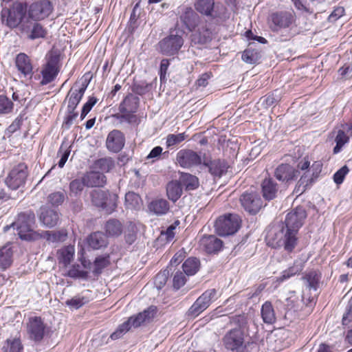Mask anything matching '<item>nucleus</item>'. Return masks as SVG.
<instances>
[{
    "mask_svg": "<svg viewBox=\"0 0 352 352\" xmlns=\"http://www.w3.org/2000/svg\"><path fill=\"white\" fill-rule=\"evenodd\" d=\"M306 217L307 212L302 206L291 210L284 221L274 226L268 232L267 244L274 248H283L287 252H292L298 244L297 234Z\"/></svg>",
    "mask_w": 352,
    "mask_h": 352,
    "instance_id": "nucleus-1",
    "label": "nucleus"
},
{
    "mask_svg": "<svg viewBox=\"0 0 352 352\" xmlns=\"http://www.w3.org/2000/svg\"><path fill=\"white\" fill-rule=\"evenodd\" d=\"M230 324L234 327L229 330L223 338L225 348L232 352H246L247 344L245 336L249 331L248 319L246 316L236 315L230 318Z\"/></svg>",
    "mask_w": 352,
    "mask_h": 352,
    "instance_id": "nucleus-2",
    "label": "nucleus"
},
{
    "mask_svg": "<svg viewBox=\"0 0 352 352\" xmlns=\"http://www.w3.org/2000/svg\"><path fill=\"white\" fill-rule=\"evenodd\" d=\"M184 32L179 28L171 30L169 35L158 43L160 52L166 56L176 54L184 45Z\"/></svg>",
    "mask_w": 352,
    "mask_h": 352,
    "instance_id": "nucleus-3",
    "label": "nucleus"
},
{
    "mask_svg": "<svg viewBox=\"0 0 352 352\" xmlns=\"http://www.w3.org/2000/svg\"><path fill=\"white\" fill-rule=\"evenodd\" d=\"M27 12L26 4L16 1L10 8H3L1 10L2 22L10 28H15L20 26Z\"/></svg>",
    "mask_w": 352,
    "mask_h": 352,
    "instance_id": "nucleus-4",
    "label": "nucleus"
},
{
    "mask_svg": "<svg viewBox=\"0 0 352 352\" xmlns=\"http://www.w3.org/2000/svg\"><path fill=\"white\" fill-rule=\"evenodd\" d=\"M241 219L236 214H227L220 216L215 221L214 228L220 236H229L235 234L240 228Z\"/></svg>",
    "mask_w": 352,
    "mask_h": 352,
    "instance_id": "nucleus-5",
    "label": "nucleus"
},
{
    "mask_svg": "<svg viewBox=\"0 0 352 352\" xmlns=\"http://www.w3.org/2000/svg\"><path fill=\"white\" fill-rule=\"evenodd\" d=\"M34 221V213L28 211L19 214L17 220L11 226L16 229L17 234L21 239L29 241L32 239V226Z\"/></svg>",
    "mask_w": 352,
    "mask_h": 352,
    "instance_id": "nucleus-6",
    "label": "nucleus"
},
{
    "mask_svg": "<svg viewBox=\"0 0 352 352\" xmlns=\"http://www.w3.org/2000/svg\"><path fill=\"white\" fill-rule=\"evenodd\" d=\"M295 21L296 14L293 11H277L268 16L269 27L273 32L289 28Z\"/></svg>",
    "mask_w": 352,
    "mask_h": 352,
    "instance_id": "nucleus-7",
    "label": "nucleus"
},
{
    "mask_svg": "<svg viewBox=\"0 0 352 352\" xmlns=\"http://www.w3.org/2000/svg\"><path fill=\"white\" fill-rule=\"evenodd\" d=\"M46 58L47 63L42 70L41 85L51 82L58 74L60 68V54L58 50L53 49Z\"/></svg>",
    "mask_w": 352,
    "mask_h": 352,
    "instance_id": "nucleus-8",
    "label": "nucleus"
},
{
    "mask_svg": "<svg viewBox=\"0 0 352 352\" xmlns=\"http://www.w3.org/2000/svg\"><path fill=\"white\" fill-rule=\"evenodd\" d=\"M92 204L102 208L107 213H111L116 208L117 195L100 189L94 190L91 193Z\"/></svg>",
    "mask_w": 352,
    "mask_h": 352,
    "instance_id": "nucleus-9",
    "label": "nucleus"
},
{
    "mask_svg": "<svg viewBox=\"0 0 352 352\" xmlns=\"http://www.w3.org/2000/svg\"><path fill=\"white\" fill-rule=\"evenodd\" d=\"M28 175V166L24 163L14 166L5 179L9 189L15 190L23 186Z\"/></svg>",
    "mask_w": 352,
    "mask_h": 352,
    "instance_id": "nucleus-10",
    "label": "nucleus"
},
{
    "mask_svg": "<svg viewBox=\"0 0 352 352\" xmlns=\"http://www.w3.org/2000/svg\"><path fill=\"white\" fill-rule=\"evenodd\" d=\"M240 202L245 211L250 214H256L263 207V201L258 192L250 190L240 197Z\"/></svg>",
    "mask_w": 352,
    "mask_h": 352,
    "instance_id": "nucleus-11",
    "label": "nucleus"
},
{
    "mask_svg": "<svg viewBox=\"0 0 352 352\" xmlns=\"http://www.w3.org/2000/svg\"><path fill=\"white\" fill-rule=\"evenodd\" d=\"M216 294L217 291L214 289L204 292L189 308L187 312L188 316L192 318L198 316L210 306Z\"/></svg>",
    "mask_w": 352,
    "mask_h": 352,
    "instance_id": "nucleus-12",
    "label": "nucleus"
},
{
    "mask_svg": "<svg viewBox=\"0 0 352 352\" xmlns=\"http://www.w3.org/2000/svg\"><path fill=\"white\" fill-rule=\"evenodd\" d=\"M46 324L41 317H30L26 322V333L30 340L41 342L45 334Z\"/></svg>",
    "mask_w": 352,
    "mask_h": 352,
    "instance_id": "nucleus-13",
    "label": "nucleus"
},
{
    "mask_svg": "<svg viewBox=\"0 0 352 352\" xmlns=\"http://www.w3.org/2000/svg\"><path fill=\"white\" fill-rule=\"evenodd\" d=\"M177 162L180 166L190 168L202 165L203 157L197 152L190 149L180 150L177 154Z\"/></svg>",
    "mask_w": 352,
    "mask_h": 352,
    "instance_id": "nucleus-14",
    "label": "nucleus"
},
{
    "mask_svg": "<svg viewBox=\"0 0 352 352\" xmlns=\"http://www.w3.org/2000/svg\"><path fill=\"white\" fill-rule=\"evenodd\" d=\"M33 19H27L19 26L21 34L28 38L34 40L45 37L46 32L43 26Z\"/></svg>",
    "mask_w": 352,
    "mask_h": 352,
    "instance_id": "nucleus-15",
    "label": "nucleus"
},
{
    "mask_svg": "<svg viewBox=\"0 0 352 352\" xmlns=\"http://www.w3.org/2000/svg\"><path fill=\"white\" fill-rule=\"evenodd\" d=\"M52 11V5L49 0H42L32 3L29 9L30 18L41 20L47 17Z\"/></svg>",
    "mask_w": 352,
    "mask_h": 352,
    "instance_id": "nucleus-16",
    "label": "nucleus"
},
{
    "mask_svg": "<svg viewBox=\"0 0 352 352\" xmlns=\"http://www.w3.org/2000/svg\"><path fill=\"white\" fill-rule=\"evenodd\" d=\"M227 165L224 160H211L205 155L203 157L202 170H207L212 176L220 177L226 172Z\"/></svg>",
    "mask_w": 352,
    "mask_h": 352,
    "instance_id": "nucleus-17",
    "label": "nucleus"
},
{
    "mask_svg": "<svg viewBox=\"0 0 352 352\" xmlns=\"http://www.w3.org/2000/svg\"><path fill=\"white\" fill-rule=\"evenodd\" d=\"M156 313V307L151 306L146 309H144L142 312L131 316L126 322L129 324L130 329L131 327L137 328L142 324L150 322L155 317Z\"/></svg>",
    "mask_w": 352,
    "mask_h": 352,
    "instance_id": "nucleus-18",
    "label": "nucleus"
},
{
    "mask_svg": "<svg viewBox=\"0 0 352 352\" xmlns=\"http://www.w3.org/2000/svg\"><path fill=\"white\" fill-rule=\"evenodd\" d=\"M299 172L288 164H281L277 166L274 171L276 178L283 182L289 183L294 180Z\"/></svg>",
    "mask_w": 352,
    "mask_h": 352,
    "instance_id": "nucleus-19",
    "label": "nucleus"
},
{
    "mask_svg": "<svg viewBox=\"0 0 352 352\" xmlns=\"http://www.w3.org/2000/svg\"><path fill=\"white\" fill-rule=\"evenodd\" d=\"M125 138L119 130H113L107 135L106 145L108 150L113 153H118L124 146Z\"/></svg>",
    "mask_w": 352,
    "mask_h": 352,
    "instance_id": "nucleus-20",
    "label": "nucleus"
},
{
    "mask_svg": "<svg viewBox=\"0 0 352 352\" xmlns=\"http://www.w3.org/2000/svg\"><path fill=\"white\" fill-rule=\"evenodd\" d=\"M261 188L265 200L271 201L276 198L279 186L274 179L272 177L264 179L261 184Z\"/></svg>",
    "mask_w": 352,
    "mask_h": 352,
    "instance_id": "nucleus-21",
    "label": "nucleus"
},
{
    "mask_svg": "<svg viewBox=\"0 0 352 352\" xmlns=\"http://www.w3.org/2000/svg\"><path fill=\"white\" fill-rule=\"evenodd\" d=\"M15 64L18 71L24 77L32 78L33 67L29 56L24 53L19 54L16 57Z\"/></svg>",
    "mask_w": 352,
    "mask_h": 352,
    "instance_id": "nucleus-22",
    "label": "nucleus"
},
{
    "mask_svg": "<svg viewBox=\"0 0 352 352\" xmlns=\"http://www.w3.org/2000/svg\"><path fill=\"white\" fill-rule=\"evenodd\" d=\"M39 220L45 226L52 228L58 223L59 221V214L54 210L47 207H42L41 208Z\"/></svg>",
    "mask_w": 352,
    "mask_h": 352,
    "instance_id": "nucleus-23",
    "label": "nucleus"
},
{
    "mask_svg": "<svg viewBox=\"0 0 352 352\" xmlns=\"http://www.w3.org/2000/svg\"><path fill=\"white\" fill-rule=\"evenodd\" d=\"M199 15L191 8L186 7L180 15V20L186 28L192 31L195 29L199 22Z\"/></svg>",
    "mask_w": 352,
    "mask_h": 352,
    "instance_id": "nucleus-24",
    "label": "nucleus"
},
{
    "mask_svg": "<svg viewBox=\"0 0 352 352\" xmlns=\"http://www.w3.org/2000/svg\"><path fill=\"white\" fill-rule=\"evenodd\" d=\"M84 182L87 187L102 186L106 183V177L98 170L87 173L84 177Z\"/></svg>",
    "mask_w": 352,
    "mask_h": 352,
    "instance_id": "nucleus-25",
    "label": "nucleus"
},
{
    "mask_svg": "<svg viewBox=\"0 0 352 352\" xmlns=\"http://www.w3.org/2000/svg\"><path fill=\"white\" fill-rule=\"evenodd\" d=\"M139 103V97L133 94H129L120 103L119 110L120 112L135 113L138 109Z\"/></svg>",
    "mask_w": 352,
    "mask_h": 352,
    "instance_id": "nucleus-26",
    "label": "nucleus"
},
{
    "mask_svg": "<svg viewBox=\"0 0 352 352\" xmlns=\"http://www.w3.org/2000/svg\"><path fill=\"white\" fill-rule=\"evenodd\" d=\"M87 243L94 250H99L104 248L108 244V240L102 232H95L87 238Z\"/></svg>",
    "mask_w": 352,
    "mask_h": 352,
    "instance_id": "nucleus-27",
    "label": "nucleus"
},
{
    "mask_svg": "<svg viewBox=\"0 0 352 352\" xmlns=\"http://www.w3.org/2000/svg\"><path fill=\"white\" fill-rule=\"evenodd\" d=\"M305 263V261L302 258L296 259L292 266L282 272L281 276L278 278V280L284 281L299 274L303 270Z\"/></svg>",
    "mask_w": 352,
    "mask_h": 352,
    "instance_id": "nucleus-28",
    "label": "nucleus"
},
{
    "mask_svg": "<svg viewBox=\"0 0 352 352\" xmlns=\"http://www.w3.org/2000/svg\"><path fill=\"white\" fill-rule=\"evenodd\" d=\"M13 251L11 244L8 243L0 249V268L5 270L12 263Z\"/></svg>",
    "mask_w": 352,
    "mask_h": 352,
    "instance_id": "nucleus-29",
    "label": "nucleus"
},
{
    "mask_svg": "<svg viewBox=\"0 0 352 352\" xmlns=\"http://www.w3.org/2000/svg\"><path fill=\"white\" fill-rule=\"evenodd\" d=\"M201 243L208 253L219 251L223 245L221 240L214 235H209L202 239Z\"/></svg>",
    "mask_w": 352,
    "mask_h": 352,
    "instance_id": "nucleus-30",
    "label": "nucleus"
},
{
    "mask_svg": "<svg viewBox=\"0 0 352 352\" xmlns=\"http://www.w3.org/2000/svg\"><path fill=\"white\" fill-rule=\"evenodd\" d=\"M179 182L188 191L195 190L199 186V179L190 173H181Z\"/></svg>",
    "mask_w": 352,
    "mask_h": 352,
    "instance_id": "nucleus-31",
    "label": "nucleus"
},
{
    "mask_svg": "<svg viewBox=\"0 0 352 352\" xmlns=\"http://www.w3.org/2000/svg\"><path fill=\"white\" fill-rule=\"evenodd\" d=\"M166 195L170 200L176 202L182 195V187L179 182L173 180L167 184Z\"/></svg>",
    "mask_w": 352,
    "mask_h": 352,
    "instance_id": "nucleus-32",
    "label": "nucleus"
},
{
    "mask_svg": "<svg viewBox=\"0 0 352 352\" xmlns=\"http://www.w3.org/2000/svg\"><path fill=\"white\" fill-rule=\"evenodd\" d=\"M212 40V32L206 26L198 29L192 36V41L195 43L206 44Z\"/></svg>",
    "mask_w": 352,
    "mask_h": 352,
    "instance_id": "nucleus-33",
    "label": "nucleus"
},
{
    "mask_svg": "<svg viewBox=\"0 0 352 352\" xmlns=\"http://www.w3.org/2000/svg\"><path fill=\"white\" fill-rule=\"evenodd\" d=\"M149 210L157 215H163L170 209L169 203L164 199H157L152 201L149 206Z\"/></svg>",
    "mask_w": 352,
    "mask_h": 352,
    "instance_id": "nucleus-34",
    "label": "nucleus"
},
{
    "mask_svg": "<svg viewBox=\"0 0 352 352\" xmlns=\"http://www.w3.org/2000/svg\"><path fill=\"white\" fill-rule=\"evenodd\" d=\"M261 317L266 324H273L276 322V314L271 302L266 301L262 305Z\"/></svg>",
    "mask_w": 352,
    "mask_h": 352,
    "instance_id": "nucleus-35",
    "label": "nucleus"
},
{
    "mask_svg": "<svg viewBox=\"0 0 352 352\" xmlns=\"http://www.w3.org/2000/svg\"><path fill=\"white\" fill-rule=\"evenodd\" d=\"M214 0H196L195 8L197 12L206 16H212Z\"/></svg>",
    "mask_w": 352,
    "mask_h": 352,
    "instance_id": "nucleus-36",
    "label": "nucleus"
},
{
    "mask_svg": "<svg viewBox=\"0 0 352 352\" xmlns=\"http://www.w3.org/2000/svg\"><path fill=\"white\" fill-rule=\"evenodd\" d=\"M104 229L109 236H118L122 232V225L120 221L111 219L106 222Z\"/></svg>",
    "mask_w": 352,
    "mask_h": 352,
    "instance_id": "nucleus-37",
    "label": "nucleus"
},
{
    "mask_svg": "<svg viewBox=\"0 0 352 352\" xmlns=\"http://www.w3.org/2000/svg\"><path fill=\"white\" fill-rule=\"evenodd\" d=\"M86 86L82 85L81 87L74 86L72 87L70 91L72 93L68 107L72 109H74L77 104L79 103L81 100L85 91L86 89Z\"/></svg>",
    "mask_w": 352,
    "mask_h": 352,
    "instance_id": "nucleus-38",
    "label": "nucleus"
},
{
    "mask_svg": "<svg viewBox=\"0 0 352 352\" xmlns=\"http://www.w3.org/2000/svg\"><path fill=\"white\" fill-rule=\"evenodd\" d=\"M200 261L195 257H190L182 265L184 273L187 276L195 275L199 270Z\"/></svg>",
    "mask_w": 352,
    "mask_h": 352,
    "instance_id": "nucleus-39",
    "label": "nucleus"
},
{
    "mask_svg": "<svg viewBox=\"0 0 352 352\" xmlns=\"http://www.w3.org/2000/svg\"><path fill=\"white\" fill-rule=\"evenodd\" d=\"M125 205L129 209L139 210L142 205V201L138 194L129 192L125 195Z\"/></svg>",
    "mask_w": 352,
    "mask_h": 352,
    "instance_id": "nucleus-40",
    "label": "nucleus"
},
{
    "mask_svg": "<svg viewBox=\"0 0 352 352\" xmlns=\"http://www.w3.org/2000/svg\"><path fill=\"white\" fill-rule=\"evenodd\" d=\"M115 166L114 161L111 157H104L96 160L94 168L100 173L109 172Z\"/></svg>",
    "mask_w": 352,
    "mask_h": 352,
    "instance_id": "nucleus-41",
    "label": "nucleus"
},
{
    "mask_svg": "<svg viewBox=\"0 0 352 352\" xmlns=\"http://www.w3.org/2000/svg\"><path fill=\"white\" fill-rule=\"evenodd\" d=\"M321 276L320 274L316 271H311L307 273L305 276L304 279L307 283V287L309 289L316 291L319 286V283Z\"/></svg>",
    "mask_w": 352,
    "mask_h": 352,
    "instance_id": "nucleus-42",
    "label": "nucleus"
},
{
    "mask_svg": "<svg viewBox=\"0 0 352 352\" xmlns=\"http://www.w3.org/2000/svg\"><path fill=\"white\" fill-rule=\"evenodd\" d=\"M313 182L314 178H309V175L307 173H305L296 185L294 192L300 195Z\"/></svg>",
    "mask_w": 352,
    "mask_h": 352,
    "instance_id": "nucleus-43",
    "label": "nucleus"
},
{
    "mask_svg": "<svg viewBox=\"0 0 352 352\" xmlns=\"http://www.w3.org/2000/svg\"><path fill=\"white\" fill-rule=\"evenodd\" d=\"M110 261L109 254L96 257L92 266L93 273L96 275L100 274L102 272V270L104 267H107Z\"/></svg>",
    "mask_w": 352,
    "mask_h": 352,
    "instance_id": "nucleus-44",
    "label": "nucleus"
},
{
    "mask_svg": "<svg viewBox=\"0 0 352 352\" xmlns=\"http://www.w3.org/2000/svg\"><path fill=\"white\" fill-rule=\"evenodd\" d=\"M261 55L255 50L247 49L242 54V60L246 63L255 64L259 61Z\"/></svg>",
    "mask_w": 352,
    "mask_h": 352,
    "instance_id": "nucleus-45",
    "label": "nucleus"
},
{
    "mask_svg": "<svg viewBox=\"0 0 352 352\" xmlns=\"http://www.w3.org/2000/svg\"><path fill=\"white\" fill-rule=\"evenodd\" d=\"M14 109L11 100L4 95L0 96V115L10 113Z\"/></svg>",
    "mask_w": 352,
    "mask_h": 352,
    "instance_id": "nucleus-46",
    "label": "nucleus"
},
{
    "mask_svg": "<svg viewBox=\"0 0 352 352\" xmlns=\"http://www.w3.org/2000/svg\"><path fill=\"white\" fill-rule=\"evenodd\" d=\"M349 137L346 135L344 131L339 130L335 139L336 143V146L333 148V153H338L342 146L349 141Z\"/></svg>",
    "mask_w": 352,
    "mask_h": 352,
    "instance_id": "nucleus-47",
    "label": "nucleus"
},
{
    "mask_svg": "<svg viewBox=\"0 0 352 352\" xmlns=\"http://www.w3.org/2000/svg\"><path fill=\"white\" fill-rule=\"evenodd\" d=\"M3 348L4 352H23V346L21 340L17 338L8 340L6 345Z\"/></svg>",
    "mask_w": 352,
    "mask_h": 352,
    "instance_id": "nucleus-48",
    "label": "nucleus"
},
{
    "mask_svg": "<svg viewBox=\"0 0 352 352\" xmlns=\"http://www.w3.org/2000/svg\"><path fill=\"white\" fill-rule=\"evenodd\" d=\"M137 231L138 229L135 225L130 222L124 234L125 240L127 243L131 245L136 240Z\"/></svg>",
    "mask_w": 352,
    "mask_h": 352,
    "instance_id": "nucleus-49",
    "label": "nucleus"
},
{
    "mask_svg": "<svg viewBox=\"0 0 352 352\" xmlns=\"http://www.w3.org/2000/svg\"><path fill=\"white\" fill-rule=\"evenodd\" d=\"M280 100V96L278 94L277 90L273 92L271 94L267 95L261 98V101L263 105L265 108H268L276 103H277Z\"/></svg>",
    "mask_w": 352,
    "mask_h": 352,
    "instance_id": "nucleus-50",
    "label": "nucleus"
},
{
    "mask_svg": "<svg viewBox=\"0 0 352 352\" xmlns=\"http://www.w3.org/2000/svg\"><path fill=\"white\" fill-rule=\"evenodd\" d=\"M186 138L184 133L178 134H169L166 137V146L170 148L184 141Z\"/></svg>",
    "mask_w": 352,
    "mask_h": 352,
    "instance_id": "nucleus-51",
    "label": "nucleus"
},
{
    "mask_svg": "<svg viewBox=\"0 0 352 352\" xmlns=\"http://www.w3.org/2000/svg\"><path fill=\"white\" fill-rule=\"evenodd\" d=\"M168 274L169 272L168 270H164L159 272L155 276L154 279V284L158 290L161 289L165 285L168 280Z\"/></svg>",
    "mask_w": 352,
    "mask_h": 352,
    "instance_id": "nucleus-52",
    "label": "nucleus"
},
{
    "mask_svg": "<svg viewBox=\"0 0 352 352\" xmlns=\"http://www.w3.org/2000/svg\"><path fill=\"white\" fill-rule=\"evenodd\" d=\"M130 330L129 324L124 322L120 324L117 329L110 336L111 340H115L122 338L126 332Z\"/></svg>",
    "mask_w": 352,
    "mask_h": 352,
    "instance_id": "nucleus-53",
    "label": "nucleus"
},
{
    "mask_svg": "<svg viewBox=\"0 0 352 352\" xmlns=\"http://www.w3.org/2000/svg\"><path fill=\"white\" fill-rule=\"evenodd\" d=\"M349 169L347 166L344 165L341 168H340L338 171H336L333 175V181L334 182L339 185L341 184L345 176L348 174Z\"/></svg>",
    "mask_w": 352,
    "mask_h": 352,
    "instance_id": "nucleus-54",
    "label": "nucleus"
},
{
    "mask_svg": "<svg viewBox=\"0 0 352 352\" xmlns=\"http://www.w3.org/2000/svg\"><path fill=\"white\" fill-rule=\"evenodd\" d=\"M88 302L87 298L81 296H76L72 298L70 300H67V305L74 308L78 309Z\"/></svg>",
    "mask_w": 352,
    "mask_h": 352,
    "instance_id": "nucleus-55",
    "label": "nucleus"
},
{
    "mask_svg": "<svg viewBox=\"0 0 352 352\" xmlns=\"http://www.w3.org/2000/svg\"><path fill=\"white\" fill-rule=\"evenodd\" d=\"M322 168V164L319 162H315L311 168L306 172L309 175V178H314V182L320 173Z\"/></svg>",
    "mask_w": 352,
    "mask_h": 352,
    "instance_id": "nucleus-56",
    "label": "nucleus"
},
{
    "mask_svg": "<svg viewBox=\"0 0 352 352\" xmlns=\"http://www.w3.org/2000/svg\"><path fill=\"white\" fill-rule=\"evenodd\" d=\"M186 282V276L182 272L178 271L173 276V287L176 289H179Z\"/></svg>",
    "mask_w": 352,
    "mask_h": 352,
    "instance_id": "nucleus-57",
    "label": "nucleus"
},
{
    "mask_svg": "<svg viewBox=\"0 0 352 352\" xmlns=\"http://www.w3.org/2000/svg\"><path fill=\"white\" fill-rule=\"evenodd\" d=\"M97 102V99L95 97H90L88 100V101L83 105L81 114H80V118L81 120H83L85 116L87 115V113L91 111L92 107L95 105V104Z\"/></svg>",
    "mask_w": 352,
    "mask_h": 352,
    "instance_id": "nucleus-58",
    "label": "nucleus"
},
{
    "mask_svg": "<svg viewBox=\"0 0 352 352\" xmlns=\"http://www.w3.org/2000/svg\"><path fill=\"white\" fill-rule=\"evenodd\" d=\"M64 199L65 196L63 193L60 192L52 193L48 196V201L53 206L61 204L64 201Z\"/></svg>",
    "mask_w": 352,
    "mask_h": 352,
    "instance_id": "nucleus-59",
    "label": "nucleus"
},
{
    "mask_svg": "<svg viewBox=\"0 0 352 352\" xmlns=\"http://www.w3.org/2000/svg\"><path fill=\"white\" fill-rule=\"evenodd\" d=\"M140 2L139 1L135 5V6L133 7V9L132 10V12L131 14V16H130L129 23H130V25L133 26V28L136 27V25H135L136 22L140 17Z\"/></svg>",
    "mask_w": 352,
    "mask_h": 352,
    "instance_id": "nucleus-60",
    "label": "nucleus"
},
{
    "mask_svg": "<svg viewBox=\"0 0 352 352\" xmlns=\"http://www.w3.org/2000/svg\"><path fill=\"white\" fill-rule=\"evenodd\" d=\"M170 65V61L168 59L164 58L162 60L160 67V80L166 81V74L168 71V68Z\"/></svg>",
    "mask_w": 352,
    "mask_h": 352,
    "instance_id": "nucleus-61",
    "label": "nucleus"
},
{
    "mask_svg": "<svg viewBox=\"0 0 352 352\" xmlns=\"http://www.w3.org/2000/svg\"><path fill=\"white\" fill-rule=\"evenodd\" d=\"M85 186L86 185L84 182V177L82 180L75 179L69 185L71 192L77 194L83 189Z\"/></svg>",
    "mask_w": 352,
    "mask_h": 352,
    "instance_id": "nucleus-62",
    "label": "nucleus"
},
{
    "mask_svg": "<svg viewBox=\"0 0 352 352\" xmlns=\"http://www.w3.org/2000/svg\"><path fill=\"white\" fill-rule=\"evenodd\" d=\"M351 321H352V296L348 302L346 313L343 316L342 324L343 325H347Z\"/></svg>",
    "mask_w": 352,
    "mask_h": 352,
    "instance_id": "nucleus-63",
    "label": "nucleus"
},
{
    "mask_svg": "<svg viewBox=\"0 0 352 352\" xmlns=\"http://www.w3.org/2000/svg\"><path fill=\"white\" fill-rule=\"evenodd\" d=\"M23 121V116L22 115H19L18 117L15 118V120L12 122V123L8 126V131L10 133H13L20 129L22 122Z\"/></svg>",
    "mask_w": 352,
    "mask_h": 352,
    "instance_id": "nucleus-64",
    "label": "nucleus"
}]
</instances>
